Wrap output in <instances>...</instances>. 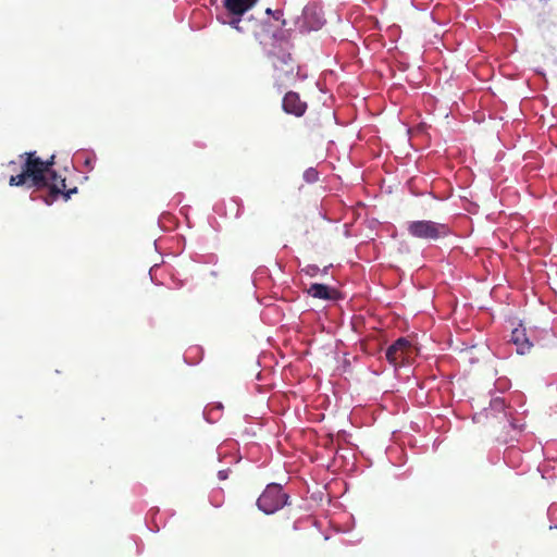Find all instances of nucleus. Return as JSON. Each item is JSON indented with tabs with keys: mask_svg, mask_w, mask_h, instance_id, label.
Returning <instances> with one entry per match:
<instances>
[{
	"mask_svg": "<svg viewBox=\"0 0 557 557\" xmlns=\"http://www.w3.org/2000/svg\"><path fill=\"white\" fill-rule=\"evenodd\" d=\"M242 18L240 16H235L231 20L230 25L235 28L237 32L243 33V27L240 26Z\"/></svg>",
	"mask_w": 557,
	"mask_h": 557,
	"instance_id": "11",
	"label": "nucleus"
},
{
	"mask_svg": "<svg viewBox=\"0 0 557 557\" xmlns=\"http://www.w3.org/2000/svg\"><path fill=\"white\" fill-rule=\"evenodd\" d=\"M25 159L21 173L11 175L9 184L11 186L35 187L37 189L48 188V195L44 198L47 205H51L60 195L64 200H69L71 194L77 191V188L66 190L65 178H61L55 171L52 170L54 156L44 161L40 157L33 152H25L20 156Z\"/></svg>",
	"mask_w": 557,
	"mask_h": 557,
	"instance_id": "1",
	"label": "nucleus"
},
{
	"mask_svg": "<svg viewBox=\"0 0 557 557\" xmlns=\"http://www.w3.org/2000/svg\"><path fill=\"white\" fill-rule=\"evenodd\" d=\"M267 14L272 15L275 21H280L283 17V12L281 10L272 11L271 9H267Z\"/></svg>",
	"mask_w": 557,
	"mask_h": 557,
	"instance_id": "12",
	"label": "nucleus"
},
{
	"mask_svg": "<svg viewBox=\"0 0 557 557\" xmlns=\"http://www.w3.org/2000/svg\"><path fill=\"white\" fill-rule=\"evenodd\" d=\"M511 342L517 346V352L520 355L529 352L532 347L524 329H515L511 333Z\"/></svg>",
	"mask_w": 557,
	"mask_h": 557,
	"instance_id": "7",
	"label": "nucleus"
},
{
	"mask_svg": "<svg viewBox=\"0 0 557 557\" xmlns=\"http://www.w3.org/2000/svg\"><path fill=\"white\" fill-rule=\"evenodd\" d=\"M407 231L410 236L423 240H437L450 234V228L447 224L431 220L411 221L407 225Z\"/></svg>",
	"mask_w": 557,
	"mask_h": 557,
	"instance_id": "2",
	"label": "nucleus"
},
{
	"mask_svg": "<svg viewBox=\"0 0 557 557\" xmlns=\"http://www.w3.org/2000/svg\"><path fill=\"white\" fill-rule=\"evenodd\" d=\"M276 71L282 72L286 76H293L296 72V64L289 53L276 57L273 61Z\"/></svg>",
	"mask_w": 557,
	"mask_h": 557,
	"instance_id": "8",
	"label": "nucleus"
},
{
	"mask_svg": "<svg viewBox=\"0 0 557 557\" xmlns=\"http://www.w3.org/2000/svg\"><path fill=\"white\" fill-rule=\"evenodd\" d=\"M288 499V495L283 492L280 484H269L263 493L257 499L258 508L267 515L274 513L283 508Z\"/></svg>",
	"mask_w": 557,
	"mask_h": 557,
	"instance_id": "3",
	"label": "nucleus"
},
{
	"mask_svg": "<svg viewBox=\"0 0 557 557\" xmlns=\"http://www.w3.org/2000/svg\"><path fill=\"white\" fill-rule=\"evenodd\" d=\"M308 294L314 298L331 300L335 299L336 290L330 288L327 285L313 283L308 289Z\"/></svg>",
	"mask_w": 557,
	"mask_h": 557,
	"instance_id": "9",
	"label": "nucleus"
},
{
	"mask_svg": "<svg viewBox=\"0 0 557 557\" xmlns=\"http://www.w3.org/2000/svg\"><path fill=\"white\" fill-rule=\"evenodd\" d=\"M257 0H224V7L228 13L235 16H242L251 9Z\"/></svg>",
	"mask_w": 557,
	"mask_h": 557,
	"instance_id": "6",
	"label": "nucleus"
},
{
	"mask_svg": "<svg viewBox=\"0 0 557 557\" xmlns=\"http://www.w3.org/2000/svg\"><path fill=\"white\" fill-rule=\"evenodd\" d=\"M219 474H220V478H221V479H224V478H225L224 473L220 472Z\"/></svg>",
	"mask_w": 557,
	"mask_h": 557,
	"instance_id": "13",
	"label": "nucleus"
},
{
	"mask_svg": "<svg viewBox=\"0 0 557 557\" xmlns=\"http://www.w3.org/2000/svg\"><path fill=\"white\" fill-rule=\"evenodd\" d=\"M411 350V343L407 338L400 337L386 349L385 357L391 364L397 367L410 357Z\"/></svg>",
	"mask_w": 557,
	"mask_h": 557,
	"instance_id": "4",
	"label": "nucleus"
},
{
	"mask_svg": "<svg viewBox=\"0 0 557 557\" xmlns=\"http://www.w3.org/2000/svg\"><path fill=\"white\" fill-rule=\"evenodd\" d=\"M305 178L309 183L315 182L318 180V172L314 169H309L305 172Z\"/></svg>",
	"mask_w": 557,
	"mask_h": 557,
	"instance_id": "10",
	"label": "nucleus"
},
{
	"mask_svg": "<svg viewBox=\"0 0 557 557\" xmlns=\"http://www.w3.org/2000/svg\"><path fill=\"white\" fill-rule=\"evenodd\" d=\"M307 108V102L301 100L298 92L287 91L284 95L282 100V109L285 113L300 117L306 113Z\"/></svg>",
	"mask_w": 557,
	"mask_h": 557,
	"instance_id": "5",
	"label": "nucleus"
}]
</instances>
